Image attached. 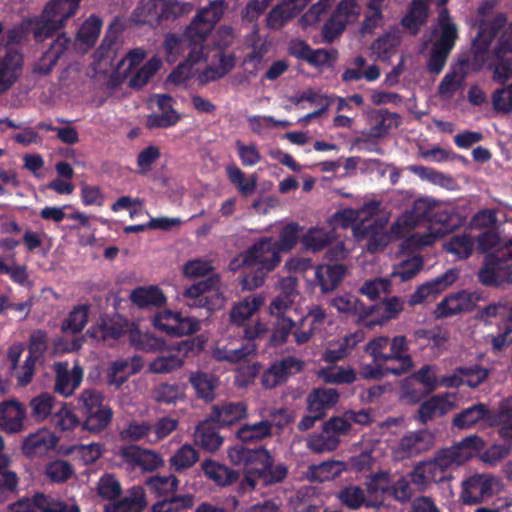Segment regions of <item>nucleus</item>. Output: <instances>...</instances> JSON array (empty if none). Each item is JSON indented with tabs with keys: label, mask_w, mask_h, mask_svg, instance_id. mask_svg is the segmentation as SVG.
Here are the masks:
<instances>
[{
	"label": "nucleus",
	"mask_w": 512,
	"mask_h": 512,
	"mask_svg": "<svg viewBox=\"0 0 512 512\" xmlns=\"http://www.w3.org/2000/svg\"><path fill=\"white\" fill-rule=\"evenodd\" d=\"M398 43L399 39L395 33L385 32L373 41L371 49L379 59L385 61L395 53Z\"/></svg>",
	"instance_id": "obj_57"
},
{
	"label": "nucleus",
	"mask_w": 512,
	"mask_h": 512,
	"mask_svg": "<svg viewBox=\"0 0 512 512\" xmlns=\"http://www.w3.org/2000/svg\"><path fill=\"white\" fill-rule=\"evenodd\" d=\"M25 406L17 400L0 403V428L7 433H18L24 429Z\"/></svg>",
	"instance_id": "obj_20"
},
{
	"label": "nucleus",
	"mask_w": 512,
	"mask_h": 512,
	"mask_svg": "<svg viewBox=\"0 0 512 512\" xmlns=\"http://www.w3.org/2000/svg\"><path fill=\"white\" fill-rule=\"evenodd\" d=\"M298 14L289 6L282 5V1L274 6L266 16V24L269 29L279 30Z\"/></svg>",
	"instance_id": "obj_54"
},
{
	"label": "nucleus",
	"mask_w": 512,
	"mask_h": 512,
	"mask_svg": "<svg viewBox=\"0 0 512 512\" xmlns=\"http://www.w3.org/2000/svg\"><path fill=\"white\" fill-rule=\"evenodd\" d=\"M116 25H117L116 23H112L109 26L106 36L104 37L101 44L95 51V57L99 61H109L110 63H112V61L116 55L117 46H118V43H117L118 34H117V31L115 30Z\"/></svg>",
	"instance_id": "obj_56"
},
{
	"label": "nucleus",
	"mask_w": 512,
	"mask_h": 512,
	"mask_svg": "<svg viewBox=\"0 0 512 512\" xmlns=\"http://www.w3.org/2000/svg\"><path fill=\"white\" fill-rule=\"evenodd\" d=\"M340 438L337 435L326 433L313 434L307 440V447L315 453L332 452L339 446Z\"/></svg>",
	"instance_id": "obj_59"
},
{
	"label": "nucleus",
	"mask_w": 512,
	"mask_h": 512,
	"mask_svg": "<svg viewBox=\"0 0 512 512\" xmlns=\"http://www.w3.org/2000/svg\"><path fill=\"white\" fill-rule=\"evenodd\" d=\"M335 238L334 231L323 229H310L303 237L302 243L307 250L319 252L332 243Z\"/></svg>",
	"instance_id": "obj_51"
},
{
	"label": "nucleus",
	"mask_w": 512,
	"mask_h": 512,
	"mask_svg": "<svg viewBox=\"0 0 512 512\" xmlns=\"http://www.w3.org/2000/svg\"><path fill=\"white\" fill-rule=\"evenodd\" d=\"M247 416L244 402H223L212 406L210 419L219 427L231 426Z\"/></svg>",
	"instance_id": "obj_23"
},
{
	"label": "nucleus",
	"mask_w": 512,
	"mask_h": 512,
	"mask_svg": "<svg viewBox=\"0 0 512 512\" xmlns=\"http://www.w3.org/2000/svg\"><path fill=\"white\" fill-rule=\"evenodd\" d=\"M57 440L49 430L39 429L24 438L21 450L26 457L42 456L56 446Z\"/></svg>",
	"instance_id": "obj_25"
},
{
	"label": "nucleus",
	"mask_w": 512,
	"mask_h": 512,
	"mask_svg": "<svg viewBox=\"0 0 512 512\" xmlns=\"http://www.w3.org/2000/svg\"><path fill=\"white\" fill-rule=\"evenodd\" d=\"M423 268V260L420 257L402 261L391 273L392 278H398L400 282H406L414 278Z\"/></svg>",
	"instance_id": "obj_64"
},
{
	"label": "nucleus",
	"mask_w": 512,
	"mask_h": 512,
	"mask_svg": "<svg viewBox=\"0 0 512 512\" xmlns=\"http://www.w3.org/2000/svg\"><path fill=\"white\" fill-rule=\"evenodd\" d=\"M256 345L253 343L243 344L238 348L229 349L226 347L217 348L213 352V357L217 361H226L228 363H238L244 360L247 356L254 353Z\"/></svg>",
	"instance_id": "obj_53"
},
{
	"label": "nucleus",
	"mask_w": 512,
	"mask_h": 512,
	"mask_svg": "<svg viewBox=\"0 0 512 512\" xmlns=\"http://www.w3.org/2000/svg\"><path fill=\"white\" fill-rule=\"evenodd\" d=\"M478 280L487 287H499L504 283H512V263H507L497 254L490 255L478 272Z\"/></svg>",
	"instance_id": "obj_13"
},
{
	"label": "nucleus",
	"mask_w": 512,
	"mask_h": 512,
	"mask_svg": "<svg viewBox=\"0 0 512 512\" xmlns=\"http://www.w3.org/2000/svg\"><path fill=\"white\" fill-rule=\"evenodd\" d=\"M193 8L192 3L178 0H140L132 15L137 23L154 26L189 14Z\"/></svg>",
	"instance_id": "obj_7"
},
{
	"label": "nucleus",
	"mask_w": 512,
	"mask_h": 512,
	"mask_svg": "<svg viewBox=\"0 0 512 512\" xmlns=\"http://www.w3.org/2000/svg\"><path fill=\"white\" fill-rule=\"evenodd\" d=\"M162 62L160 59L153 57L149 59L129 80V87L133 89H141L146 85L149 80L161 68Z\"/></svg>",
	"instance_id": "obj_58"
},
{
	"label": "nucleus",
	"mask_w": 512,
	"mask_h": 512,
	"mask_svg": "<svg viewBox=\"0 0 512 512\" xmlns=\"http://www.w3.org/2000/svg\"><path fill=\"white\" fill-rule=\"evenodd\" d=\"M453 407L447 395H435L421 403L418 409V419L426 424L428 421L445 415Z\"/></svg>",
	"instance_id": "obj_38"
},
{
	"label": "nucleus",
	"mask_w": 512,
	"mask_h": 512,
	"mask_svg": "<svg viewBox=\"0 0 512 512\" xmlns=\"http://www.w3.org/2000/svg\"><path fill=\"white\" fill-rule=\"evenodd\" d=\"M178 485L179 480L173 473L169 475H154L145 480L146 488L157 498L176 495Z\"/></svg>",
	"instance_id": "obj_40"
},
{
	"label": "nucleus",
	"mask_w": 512,
	"mask_h": 512,
	"mask_svg": "<svg viewBox=\"0 0 512 512\" xmlns=\"http://www.w3.org/2000/svg\"><path fill=\"white\" fill-rule=\"evenodd\" d=\"M130 340L138 350L144 352H161L165 348L163 339L149 333L142 334L138 330L130 334Z\"/></svg>",
	"instance_id": "obj_60"
},
{
	"label": "nucleus",
	"mask_w": 512,
	"mask_h": 512,
	"mask_svg": "<svg viewBox=\"0 0 512 512\" xmlns=\"http://www.w3.org/2000/svg\"><path fill=\"white\" fill-rule=\"evenodd\" d=\"M221 278L214 273L202 279L183 291V296L190 299L189 306L205 308L209 312L219 310L225 301L223 295L218 291Z\"/></svg>",
	"instance_id": "obj_11"
},
{
	"label": "nucleus",
	"mask_w": 512,
	"mask_h": 512,
	"mask_svg": "<svg viewBox=\"0 0 512 512\" xmlns=\"http://www.w3.org/2000/svg\"><path fill=\"white\" fill-rule=\"evenodd\" d=\"M241 258L245 267L253 269L245 272L240 280L242 290L247 291L261 287L267 275L282 262V255L274 246V238L271 236L256 239L241 253Z\"/></svg>",
	"instance_id": "obj_2"
},
{
	"label": "nucleus",
	"mask_w": 512,
	"mask_h": 512,
	"mask_svg": "<svg viewBox=\"0 0 512 512\" xmlns=\"http://www.w3.org/2000/svg\"><path fill=\"white\" fill-rule=\"evenodd\" d=\"M507 22V14L497 12L492 19L480 20L479 29L471 44L472 57L462 56L456 63H463L462 70L466 72H478L484 66L486 54L489 52L494 38Z\"/></svg>",
	"instance_id": "obj_6"
},
{
	"label": "nucleus",
	"mask_w": 512,
	"mask_h": 512,
	"mask_svg": "<svg viewBox=\"0 0 512 512\" xmlns=\"http://www.w3.org/2000/svg\"><path fill=\"white\" fill-rule=\"evenodd\" d=\"M404 309V301L398 296L384 298L378 303L367 307L366 326L383 325L395 319Z\"/></svg>",
	"instance_id": "obj_15"
},
{
	"label": "nucleus",
	"mask_w": 512,
	"mask_h": 512,
	"mask_svg": "<svg viewBox=\"0 0 512 512\" xmlns=\"http://www.w3.org/2000/svg\"><path fill=\"white\" fill-rule=\"evenodd\" d=\"M189 382L195 389L198 398L205 402H211L215 399V390L218 386V378L202 371L192 372L189 375Z\"/></svg>",
	"instance_id": "obj_37"
},
{
	"label": "nucleus",
	"mask_w": 512,
	"mask_h": 512,
	"mask_svg": "<svg viewBox=\"0 0 512 512\" xmlns=\"http://www.w3.org/2000/svg\"><path fill=\"white\" fill-rule=\"evenodd\" d=\"M473 245L469 235H455L445 244V249L459 259H467L472 254Z\"/></svg>",
	"instance_id": "obj_63"
},
{
	"label": "nucleus",
	"mask_w": 512,
	"mask_h": 512,
	"mask_svg": "<svg viewBox=\"0 0 512 512\" xmlns=\"http://www.w3.org/2000/svg\"><path fill=\"white\" fill-rule=\"evenodd\" d=\"M362 340V335L359 333H352L345 336L338 344L335 349H327L324 354V360L326 362H337L348 356L351 351L357 346Z\"/></svg>",
	"instance_id": "obj_52"
},
{
	"label": "nucleus",
	"mask_w": 512,
	"mask_h": 512,
	"mask_svg": "<svg viewBox=\"0 0 512 512\" xmlns=\"http://www.w3.org/2000/svg\"><path fill=\"white\" fill-rule=\"evenodd\" d=\"M347 274L343 263L320 264L315 269L317 285L322 293H329L338 288Z\"/></svg>",
	"instance_id": "obj_24"
},
{
	"label": "nucleus",
	"mask_w": 512,
	"mask_h": 512,
	"mask_svg": "<svg viewBox=\"0 0 512 512\" xmlns=\"http://www.w3.org/2000/svg\"><path fill=\"white\" fill-rule=\"evenodd\" d=\"M227 175L230 182L237 187V189L245 196L254 193L257 187V179L255 176L251 177L248 181L245 180L243 171L237 166H228Z\"/></svg>",
	"instance_id": "obj_62"
},
{
	"label": "nucleus",
	"mask_w": 512,
	"mask_h": 512,
	"mask_svg": "<svg viewBox=\"0 0 512 512\" xmlns=\"http://www.w3.org/2000/svg\"><path fill=\"white\" fill-rule=\"evenodd\" d=\"M432 35L435 40L427 61V68L430 73L437 75L444 69L459 38L457 25L453 22L446 7L439 10Z\"/></svg>",
	"instance_id": "obj_5"
},
{
	"label": "nucleus",
	"mask_w": 512,
	"mask_h": 512,
	"mask_svg": "<svg viewBox=\"0 0 512 512\" xmlns=\"http://www.w3.org/2000/svg\"><path fill=\"white\" fill-rule=\"evenodd\" d=\"M89 309L90 307L87 304L74 307L63 321L62 331L71 334L80 333L88 323Z\"/></svg>",
	"instance_id": "obj_47"
},
{
	"label": "nucleus",
	"mask_w": 512,
	"mask_h": 512,
	"mask_svg": "<svg viewBox=\"0 0 512 512\" xmlns=\"http://www.w3.org/2000/svg\"><path fill=\"white\" fill-rule=\"evenodd\" d=\"M437 202L435 199L427 196L416 199L411 209L407 210L399 218L397 224L403 225L407 229H414L423 222L431 224Z\"/></svg>",
	"instance_id": "obj_18"
},
{
	"label": "nucleus",
	"mask_w": 512,
	"mask_h": 512,
	"mask_svg": "<svg viewBox=\"0 0 512 512\" xmlns=\"http://www.w3.org/2000/svg\"><path fill=\"white\" fill-rule=\"evenodd\" d=\"M228 457L234 465H257V474L265 486L283 482L288 476V466L285 463L274 464V457L263 446L249 448L234 445L228 449Z\"/></svg>",
	"instance_id": "obj_3"
},
{
	"label": "nucleus",
	"mask_w": 512,
	"mask_h": 512,
	"mask_svg": "<svg viewBox=\"0 0 512 512\" xmlns=\"http://www.w3.org/2000/svg\"><path fill=\"white\" fill-rule=\"evenodd\" d=\"M199 452L189 444L182 445L169 459L173 472H182L192 467L199 460Z\"/></svg>",
	"instance_id": "obj_45"
},
{
	"label": "nucleus",
	"mask_w": 512,
	"mask_h": 512,
	"mask_svg": "<svg viewBox=\"0 0 512 512\" xmlns=\"http://www.w3.org/2000/svg\"><path fill=\"white\" fill-rule=\"evenodd\" d=\"M75 409L82 419V430L93 434L105 430L114 415L105 395L95 388H86L79 393Z\"/></svg>",
	"instance_id": "obj_4"
},
{
	"label": "nucleus",
	"mask_w": 512,
	"mask_h": 512,
	"mask_svg": "<svg viewBox=\"0 0 512 512\" xmlns=\"http://www.w3.org/2000/svg\"><path fill=\"white\" fill-rule=\"evenodd\" d=\"M57 404L59 402L55 396L48 392H42L30 400V415L35 421L42 422L53 415L52 411Z\"/></svg>",
	"instance_id": "obj_44"
},
{
	"label": "nucleus",
	"mask_w": 512,
	"mask_h": 512,
	"mask_svg": "<svg viewBox=\"0 0 512 512\" xmlns=\"http://www.w3.org/2000/svg\"><path fill=\"white\" fill-rule=\"evenodd\" d=\"M301 229L302 227L297 222H290L281 228L278 239H274V246L281 255L295 248Z\"/></svg>",
	"instance_id": "obj_48"
},
{
	"label": "nucleus",
	"mask_w": 512,
	"mask_h": 512,
	"mask_svg": "<svg viewBox=\"0 0 512 512\" xmlns=\"http://www.w3.org/2000/svg\"><path fill=\"white\" fill-rule=\"evenodd\" d=\"M463 63H454L450 71L442 78L438 85V93L441 96L450 97L454 95L464 84L466 72L462 70Z\"/></svg>",
	"instance_id": "obj_43"
},
{
	"label": "nucleus",
	"mask_w": 512,
	"mask_h": 512,
	"mask_svg": "<svg viewBox=\"0 0 512 512\" xmlns=\"http://www.w3.org/2000/svg\"><path fill=\"white\" fill-rule=\"evenodd\" d=\"M465 222V218L457 212L455 207L437 202L431 224L441 225L440 231L450 233L458 229Z\"/></svg>",
	"instance_id": "obj_35"
},
{
	"label": "nucleus",
	"mask_w": 512,
	"mask_h": 512,
	"mask_svg": "<svg viewBox=\"0 0 512 512\" xmlns=\"http://www.w3.org/2000/svg\"><path fill=\"white\" fill-rule=\"evenodd\" d=\"M215 425L217 424L208 417L196 427L194 433L196 444L208 452L217 451L223 443V437L219 434V426Z\"/></svg>",
	"instance_id": "obj_30"
},
{
	"label": "nucleus",
	"mask_w": 512,
	"mask_h": 512,
	"mask_svg": "<svg viewBox=\"0 0 512 512\" xmlns=\"http://www.w3.org/2000/svg\"><path fill=\"white\" fill-rule=\"evenodd\" d=\"M491 411L484 403H476L461 410L452 419L453 427L458 429H469L481 420H490Z\"/></svg>",
	"instance_id": "obj_34"
},
{
	"label": "nucleus",
	"mask_w": 512,
	"mask_h": 512,
	"mask_svg": "<svg viewBox=\"0 0 512 512\" xmlns=\"http://www.w3.org/2000/svg\"><path fill=\"white\" fill-rule=\"evenodd\" d=\"M146 505L144 488L132 486L121 499L105 505L104 512H142Z\"/></svg>",
	"instance_id": "obj_26"
},
{
	"label": "nucleus",
	"mask_w": 512,
	"mask_h": 512,
	"mask_svg": "<svg viewBox=\"0 0 512 512\" xmlns=\"http://www.w3.org/2000/svg\"><path fill=\"white\" fill-rule=\"evenodd\" d=\"M205 341L200 338L181 340L169 349H163L160 354L149 363V370L155 374L171 373L181 368L185 359L191 352H200Z\"/></svg>",
	"instance_id": "obj_9"
},
{
	"label": "nucleus",
	"mask_w": 512,
	"mask_h": 512,
	"mask_svg": "<svg viewBox=\"0 0 512 512\" xmlns=\"http://www.w3.org/2000/svg\"><path fill=\"white\" fill-rule=\"evenodd\" d=\"M330 304L339 313L357 316L359 322H364L366 324L367 306H365L356 295L351 293L337 295L331 299Z\"/></svg>",
	"instance_id": "obj_33"
},
{
	"label": "nucleus",
	"mask_w": 512,
	"mask_h": 512,
	"mask_svg": "<svg viewBox=\"0 0 512 512\" xmlns=\"http://www.w3.org/2000/svg\"><path fill=\"white\" fill-rule=\"evenodd\" d=\"M493 493V477L475 474L463 482L461 498L465 504H477Z\"/></svg>",
	"instance_id": "obj_16"
},
{
	"label": "nucleus",
	"mask_w": 512,
	"mask_h": 512,
	"mask_svg": "<svg viewBox=\"0 0 512 512\" xmlns=\"http://www.w3.org/2000/svg\"><path fill=\"white\" fill-rule=\"evenodd\" d=\"M392 282L389 278H374L366 280L359 291L361 294L367 296L370 300L378 299L382 294L391 292Z\"/></svg>",
	"instance_id": "obj_61"
},
{
	"label": "nucleus",
	"mask_w": 512,
	"mask_h": 512,
	"mask_svg": "<svg viewBox=\"0 0 512 512\" xmlns=\"http://www.w3.org/2000/svg\"><path fill=\"white\" fill-rule=\"evenodd\" d=\"M205 477L220 487L230 486L239 479V473L217 461L206 459L201 463Z\"/></svg>",
	"instance_id": "obj_28"
},
{
	"label": "nucleus",
	"mask_w": 512,
	"mask_h": 512,
	"mask_svg": "<svg viewBox=\"0 0 512 512\" xmlns=\"http://www.w3.org/2000/svg\"><path fill=\"white\" fill-rule=\"evenodd\" d=\"M433 436L427 430H418L404 435L399 442V449L408 456L419 455L433 446Z\"/></svg>",
	"instance_id": "obj_31"
},
{
	"label": "nucleus",
	"mask_w": 512,
	"mask_h": 512,
	"mask_svg": "<svg viewBox=\"0 0 512 512\" xmlns=\"http://www.w3.org/2000/svg\"><path fill=\"white\" fill-rule=\"evenodd\" d=\"M97 494L104 500L114 502L122 494L119 480L112 473H104L97 483Z\"/></svg>",
	"instance_id": "obj_55"
},
{
	"label": "nucleus",
	"mask_w": 512,
	"mask_h": 512,
	"mask_svg": "<svg viewBox=\"0 0 512 512\" xmlns=\"http://www.w3.org/2000/svg\"><path fill=\"white\" fill-rule=\"evenodd\" d=\"M338 501L350 510H359L361 507L374 508L377 503L367 498L364 489L358 485H347L337 493Z\"/></svg>",
	"instance_id": "obj_32"
},
{
	"label": "nucleus",
	"mask_w": 512,
	"mask_h": 512,
	"mask_svg": "<svg viewBox=\"0 0 512 512\" xmlns=\"http://www.w3.org/2000/svg\"><path fill=\"white\" fill-rule=\"evenodd\" d=\"M71 39L66 33H61L53 40L49 48L43 53L41 58L35 63L33 72L40 75H48L56 66L58 60L67 50Z\"/></svg>",
	"instance_id": "obj_22"
},
{
	"label": "nucleus",
	"mask_w": 512,
	"mask_h": 512,
	"mask_svg": "<svg viewBox=\"0 0 512 512\" xmlns=\"http://www.w3.org/2000/svg\"><path fill=\"white\" fill-rule=\"evenodd\" d=\"M485 448V441L473 434L463 438L451 447L438 450L434 459L451 477V469L461 466Z\"/></svg>",
	"instance_id": "obj_10"
},
{
	"label": "nucleus",
	"mask_w": 512,
	"mask_h": 512,
	"mask_svg": "<svg viewBox=\"0 0 512 512\" xmlns=\"http://www.w3.org/2000/svg\"><path fill=\"white\" fill-rule=\"evenodd\" d=\"M272 435V424L268 420H262L253 424H244L236 432V437L241 441L240 445L258 443Z\"/></svg>",
	"instance_id": "obj_41"
},
{
	"label": "nucleus",
	"mask_w": 512,
	"mask_h": 512,
	"mask_svg": "<svg viewBox=\"0 0 512 512\" xmlns=\"http://www.w3.org/2000/svg\"><path fill=\"white\" fill-rule=\"evenodd\" d=\"M81 0H50L37 22L34 39L42 42L64 27L66 21L79 9Z\"/></svg>",
	"instance_id": "obj_8"
},
{
	"label": "nucleus",
	"mask_w": 512,
	"mask_h": 512,
	"mask_svg": "<svg viewBox=\"0 0 512 512\" xmlns=\"http://www.w3.org/2000/svg\"><path fill=\"white\" fill-rule=\"evenodd\" d=\"M102 19L96 15L89 16L77 32V40L87 48L94 46L102 28Z\"/></svg>",
	"instance_id": "obj_50"
},
{
	"label": "nucleus",
	"mask_w": 512,
	"mask_h": 512,
	"mask_svg": "<svg viewBox=\"0 0 512 512\" xmlns=\"http://www.w3.org/2000/svg\"><path fill=\"white\" fill-rule=\"evenodd\" d=\"M23 65V57L14 48H8L0 59V94L9 90L19 78Z\"/></svg>",
	"instance_id": "obj_21"
},
{
	"label": "nucleus",
	"mask_w": 512,
	"mask_h": 512,
	"mask_svg": "<svg viewBox=\"0 0 512 512\" xmlns=\"http://www.w3.org/2000/svg\"><path fill=\"white\" fill-rule=\"evenodd\" d=\"M59 404V409L52 415L55 426L61 431H73L78 427L82 430V419L78 412L75 413L67 403L59 402Z\"/></svg>",
	"instance_id": "obj_46"
},
{
	"label": "nucleus",
	"mask_w": 512,
	"mask_h": 512,
	"mask_svg": "<svg viewBox=\"0 0 512 512\" xmlns=\"http://www.w3.org/2000/svg\"><path fill=\"white\" fill-rule=\"evenodd\" d=\"M355 231L368 239L367 249L369 252L381 251L388 243V236L383 231V225H378L377 221L368 224L362 222L356 227Z\"/></svg>",
	"instance_id": "obj_39"
},
{
	"label": "nucleus",
	"mask_w": 512,
	"mask_h": 512,
	"mask_svg": "<svg viewBox=\"0 0 512 512\" xmlns=\"http://www.w3.org/2000/svg\"><path fill=\"white\" fill-rule=\"evenodd\" d=\"M226 6L224 0L211 1L208 6L196 13L183 33H168L165 36L164 48L167 61L174 63L180 57L184 59V63L179 64L169 74L170 82L177 85L184 83L188 74H184L183 68H191L207 58V39L222 18Z\"/></svg>",
	"instance_id": "obj_1"
},
{
	"label": "nucleus",
	"mask_w": 512,
	"mask_h": 512,
	"mask_svg": "<svg viewBox=\"0 0 512 512\" xmlns=\"http://www.w3.org/2000/svg\"><path fill=\"white\" fill-rule=\"evenodd\" d=\"M339 400V393L334 388L316 387L307 396V410L321 413L324 417L326 410L332 408Z\"/></svg>",
	"instance_id": "obj_29"
},
{
	"label": "nucleus",
	"mask_w": 512,
	"mask_h": 512,
	"mask_svg": "<svg viewBox=\"0 0 512 512\" xmlns=\"http://www.w3.org/2000/svg\"><path fill=\"white\" fill-rule=\"evenodd\" d=\"M131 301L139 308L161 307L166 297L157 286L137 287L130 294Z\"/></svg>",
	"instance_id": "obj_42"
},
{
	"label": "nucleus",
	"mask_w": 512,
	"mask_h": 512,
	"mask_svg": "<svg viewBox=\"0 0 512 512\" xmlns=\"http://www.w3.org/2000/svg\"><path fill=\"white\" fill-rule=\"evenodd\" d=\"M127 325V321L119 315L101 316L89 331L93 337L103 341L117 340L126 333Z\"/></svg>",
	"instance_id": "obj_27"
},
{
	"label": "nucleus",
	"mask_w": 512,
	"mask_h": 512,
	"mask_svg": "<svg viewBox=\"0 0 512 512\" xmlns=\"http://www.w3.org/2000/svg\"><path fill=\"white\" fill-rule=\"evenodd\" d=\"M54 372V391L65 398L72 396L75 390L80 387L84 375V370L77 361L74 363L72 370L69 369L67 361L56 362Z\"/></svg>",
	"instance_id": "obj_14"
},
{
	"label": "nucleus",
	"mask_w": 512,
	"mask_h": 512,
	"mask_svg": "<svg viewBox=\"0 0 512 512\" xmlns=\"http://www.w3.org/2000/svg\"><path fill=\"white\" fill-rule=\"evenodd\" d=\"M194 504V497L190 494L172 495L171 497L159 498L153 504L151 512H178L181 509L191 508Z\"/></svg>",
	"instance_id": "obj_49"
},
{
	"label": "nucleus",
	"mask_w": 512,
	"mask_h": 512,
	"mask_svg": "<svg viewBox=\"0 0 512 512\" xmlns=\"http://www.w3.org/2000/svg\"><path fill=\"white\" fill-rule=\"evenodd\" d=\"M118 454L127 463L144 471H154L163 465V459L159 453L136 445L121 446Z\"/></svg>",
	"instance_id": "obj_17"
},
{
	"label": "nucleus",
	"mask_w": 512,
	"mask_h": 512,
	"mask_svg": "<svg viewBox=\"0 0 512 512\" xmlns=\"http://www.w3.org/2000/svg\"><path fill=\"white\" fill-rule=\"evenodd\" d=\"M303 362L293 356L275 361L261 376V384L265 389H272L285 383L289 377L301 372Z\"/></svg>",
	"instance_id": "obj_12"
},
{
	"label": "nucleus",
	"mask_w": 512,
	"mask_h": 512,
	"mask_svg": "<svg viewBox=\"0 0 512 512\" xmlns=\"http://www.w3.org/2000/svg\"><path fill=\"white\" fill-rule=\"evenodd\" d=\"M389 351L386 356L387 362L396 361L398 365L392 369V375L402 376L408 373L414 366L409 351V342L404 335H396L392 338L388 337Z\"/></svg>",
	"instance_id": "obj_19"
},
{
	"label": "nucleus",
	"mask_w": 512,
	"mask_h": 512,
	"mask_svg": "<svg viewBox=\"0 0 512 512\" xmlns=\"http://www.w3.org/2000/svg\"><path fill=\"white\" fill-rule=\"evenodd\" d=\"M264 300L259 295H249L239 303L234 304L229 313L232 324L243 326L245 322L252 317L263 305Z\"/></svg>",
	"instance_id": "obj_36"
}]
</instances>
